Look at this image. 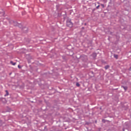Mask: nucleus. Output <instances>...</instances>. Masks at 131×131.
<instances>
[{"label": "nucleus", "mask_w": 131, "mask_h": 131, "mask_svg": "<svg viewBox=\"0 0 131 131\" xmlns=\"http://www.w3.org/2000/svg\"><path fill=\"white\" fill-rule=\"evenodd\" d=\"M67 26L70 28L73 26V24L72 23V22H71V20L67 21Z\"/></svg>", "instance_id": "obj_1"}, {"label": "nucleus", "mask_w": 131, "mask_h": 131, "mask_svg": "<svg viewBox=\"0 0 131 131\" xmlns=\"http://www.w3.org/2000/svg\"><path fill=\"white\" fill-rule=\"evenodd\" d=\"M10 63L13 65V66H15L16 65V62H13L12 61H10Z\"/></svg>", "instance_id": "obj_2"}, {"label": "nucleus", "mask_w": 131, "mask_h": 131, "mask_svg": "<svg viewBox=\"0 0 131 131\" xmlns=\"http://www.w3.org/2000/svg\"><path fill=\"white\" fill-rule=\"evenodd\" d=\"M5 92L6 93V94L5 95V97L7 96H9V92H8V91L6 90Z\"/></svg>", "instance_id": "obj_3"}, {"label": "nucleus", "mask_w": 131, "mask_h": 131, "mask_svg": "<svg viewBox=\"0 0 131 131\" xmlns=\"http://www.w3.org/2000/svg\"><path fill=\"white\" fill-rule=\"evenodd\" d=\"M122 88L124 89V90H125V91H126L127 90V86H122Z\"/></svg>", "instance_id": "obj_4"}, {"label": "nucleus", "mask_w": 131, "mask_h": 131, "mask_svg": "<svg viewBox=\"0 0 131 131\" xmlns=\"http://www.w3.org/2000/svg\"><path fill=\"white\" fill-rule=\"evenodd\" d=\"M108 68H109V66H106L105 67V69L106 70L108 69Z\"/></svg>", "instance_id": "obj_5"}, {"label": "nucleus", "mask_w": 131, "mask_h": 131, "mask_svg": "<svg viewBox=\"0 0 131 131\" xmlns=\"http://www.w3.org/2000/svg\"><path fill=\"white\" fill-rule=\"evenodd\" d=\"M114 57L116 58V59H117L118 58V55H115Z\"/></svg>", "instance_id": "obj_6"}, {"label": "nucleus", "mask_w": 131, "mask_h": 131, "mask_svg": "<svg viewBox=\"0 0 131 131\" xmlns=\"http://www.w3.org/2000/svg\"><path fill=\"white\" fill-rule=\"evenodd\" d=\"M93 56H94V57H96L97 54H96V53H93Z\"/></svg>", "instance_id": "obj_7"}, {"label": "nucleus", "mask_w": 131, "mask_h": 131, "mask_svg": "<svg viewBox=\"0 0 131 131\" xmlns=\"http://www.w3.org/2000/svg\"><path fill=\"white\" fill-rule=\"evenodd\" d=\"M100 5L102 8H105V6L104 5V4H101Z\"/></svg>", "instance_id": "obj_8"}, {"label": "nucleus", "mask_w": 131, "mask_h": 131, "mask_svg": "<svg viewBox=\"0 0 131 131\" xmlns=\"http://www.w3.org/2000/svg\"><path fill=\"white\" fill-rule=\"evenodd\" d=\"M76 85H77V86H79L80 84H79V83H76Z\"/></svg>", "instance_id": "obj_9"}, {"label": "nucleus", "mask_w": 131, "mask_h": 131, "mask_svg": "<svg viewBox=\"0 0 131 131\" xmlns=\"http://www.w3.org/2000/svg\"><path fill=\"white\" fill-rule=\"evenodd\" d=\"M99 8H100V5H98V6L96 7V9H99Z\"/></svg>", "instance_id": "obj_10"}, {"label": "nucleus", "mask_w": 131, "mask_h": 131, "mask_svg": "<svg viewBox=\"0 0 131 131\" xmlns=\"http://www.w3.org/2000/svg\"><path fill=\"white\" fill-rule=\"evenodd\" d=\"M129 70H131V67L129 69Z\"/></svg>", "instance_id": "obj_11"}]
</instances>
